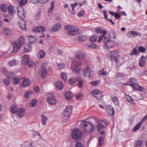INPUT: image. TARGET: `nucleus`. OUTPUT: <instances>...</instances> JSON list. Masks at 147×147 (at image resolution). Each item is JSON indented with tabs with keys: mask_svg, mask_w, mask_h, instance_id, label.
<instances>
[{
	"mask_svg": "<svg viewBox=\"0 0 147 147\" xmlns=\"http://www.w3.org/2000/svg\"><path fill=\"white\" fill-rule=\"evenodd\" d=\"M108 58L111 61H115L116 63H117L119 57L118 53L115 51H111L108 54Z\"/></svg>",
	"mask_w": 147,
	"mask_h": 147,
	"instance_id": "5",
	"label": "nucleus"
},
{
	"mask_svg": "<svg viewBox=\"0 0 147 147\" xmlns=\"http://www.w3.org/2000/svg\"><path fill=\"white\" fill-rule=\"evenodd\" d=\"M38 63L37 61H30L28 62L26 64L30 67H33L34 65H36Z\"/></svg>",
	"mask_w": 147,
	"mask_h": 147,
	"instance_id": "37",
	"label": "nucleus"
},
{
	"mask_svg": "<svg viewBox=\"0 0 147 147\" xmlns=\"http://www.w3.org/2000/svg\"><path fill=\"white\" fill-rule=\"evenodd\" d=\"M27 40L29 42L31 43H34L37 40V38L35 36H30L27 37Z\"/></svg>",
	"mask_w": 147,
	"mask_h": 147,
	"instance_id": "20",
	"label": "nucleus"
},
{
	"mask_svg": "<svg viewBox=\"0 0 147 147\" xmlns=\"http://www.w3.org/2000/svg\"><path fill=\"white\" fill-rule=\"evenodd\" d=\"M78 3L75 2L74 4H71V10H70V8H68L69 10V13L72 14H74L75 13V11L74 9L75 7L77 6L78 5Z\"/></svg>",
	"mask_w": 147,
	"mask_h": 147,
	"instance_id": "24",
	"label": "nucleus"
},
{
	"mask_svg": "<svg viewBox=\"0 0 147 147\" xmlns=\"http://www.w3.org/2000/svg\"><path fill=\"white\" fill-rule=\"evenodd\" d=\"M72 107L70 105H68L65 109V111L64 112V119L66 120L70 116L71 113L72 112Z\"/></svg>",
	"mask_w": 147,
	"mask_h": 147,
	"instance_id": "7",
	"label": "nucleus"
},
{
	"mask_svg": "<svg viewBox=\"0 0 147 147\" xmlns=\"http://www.w3.org/2000/svg\"><path fill=\"white\" fill-rule=\"evenodd\" d=\"M77 80L78 81V83L77 84V86L79 88H81L83 86V82L84 81V80L82 78L80 77H77Z\"/></svg>",
	"mask_w": 147,
	"mask_h": 147,
	"instance_id": "30",
	"label": "nucleus"
},
{
	"mask_svg": "<svg viewBox=\"0 0 147 147\" xmlns=\"http://www.w3.org/2000/svg\"><path fill=\"white\" fill-rule=\"evenodd\" d=\"M1 10L3 12H6L7 10V8L6 4L2 3L1 5L0 6Z\"/></svg>",
	"mask_w": 147,
	"mask_h": 147,
	"instance_id": "35",
	"label": "nucleus"
},
{
	"mask_svg": "<svg viewBox=\"0 0 147 147\" xmlns=\"http://www.w3.org/2000/svg\"><path fill=\"white\" fill-rule=\"evenodd\" d=\"M108 122L107 121L105 122L104 121H100L97 124V129L100 131L106 127Z\"/></svg>",
	"mask_w": 147,
	"mask_h": 147,
	"instance_id": "12",
	"label": "nucleus"
},
{
	"mask_svg": "<svg viewBox=\"0 0 147 147\" xmlns=\"http://www.w3.org/2000/svg\"><path fill=\"white\" fill-rule=\"evenodd\" d=\"M34 90L36 93H37L40 92V88L39 86H36L34 87Z\"/></svg>",
	"mask_w": 147,
	"mask_h": 147,
	"instance_id": "63",
	"label": "nucleus"
},
{
	"mask_svg": "<svg viewBox=\"0 0 147 147\" xmlns=\"http://www.w3.org/2000/svg\"><path fill=\"white\" fill-rule=\"evenodd\" d=\"M132 87L134 90L138 91H141L144 90V88L142 86L139 85L138 83L134 85H133Z\"/></svg>",
	"mask_w": 147,
	"mask_h": 147,
	"instance_id": "25",
	"label": "nucleus"
},
{
	"mask_svg": "<svg viewBox=\"0 0 147 147\" xmlns=\"http://www.w3.org/2000/svg\"><path fill=\"white\" fill-rule=\"evenodd\" d=\"M106 112L110 116H112L115 114V112L113 107L111 106H108L106 107Z\"/></svg>",
	"mask_w": 147,
	"mask_h": 147,
	"instance_id": "16",
	"label": "nucleus"
},
{
	"mask_svg": "<svg viewBox=\"0 0 147 147\" xmlns=\"http://www.w3.org/2000/svg\"><path fill=\"white\" fill-rule=\"evenodd\" d=\"M47 101L49 104L51 105H55L56 102V100L52 95L48 97Z\"/></svg>",
	"mask_w": 147,
	"mask_h": 147,
	"instance_id": "21",
	"label": "nucleus"
},
{
	"mask_svg": "<svg viewBox=\"0 0 147 147\" xmlns=\"http://www.w3.org/2000/svg\"><path fill=\"white\" fill-rule=\"evenodd\" d=\"M46 54V53L44 50H41L39 52V58L40 59L43 58L45 57Z\"/></svg>",
	"mask_w": 147,
	"mask_h": 147,
	"instance_id": "41",
	"label": "nucleus"
},
{
	"mask_svg": "<svg viewBox=\"0 0 147 147\" xmlns=\"http://www.w3.org/2000/svg\"><path fill=\"white\" fill-rule=\"evenodd\" d=\"M47 75V70L45 68H43L41 71V76L44 78Z\"/></svg>",
	"mask_w": 147,
	"mask_h": 147,
	"instance_id": "42",
	"label": "nucleus"
},
{
	"mask_svg": "<svg viewBox=\"0 0 147 147\" xmlns=\"http://www.w3.org/2000/svg\"><path fill=\"white\" fill-rule=\"evenodd\" d=\"M103 13L104 16L105 18L107 20L113 24L114 25L115 24L114 22L112 21V19L111 18L108 19L107 18V16L106 15V11L105 10H104L103 11Z\"/></svg>",
	"mask_w": 147,
	"mask_h": 147,
	"instance_id": "46",
	"label": "nucleus"
},
{
	"mask_svg": "<svg viewBox=\"0 0 147 147\" xmlns=\"http://www.w3.org/2000/svg\"><path fill=\"white\" fill-rule=\"evenodd\" d=\"M92 94L98 99H99L102 96L101 91L99 90L96 89L92 92Z\"/></svg>",
	"mask_w": 147,
	"mask_h": 147,
	"instance_id": "10",
	"label": "nucleus"
},
{
	"mask_svg": "<svg viewBox=\"0 0 147 147\" xmlns=\"http://www.w3.org/2000/svg\"><path fill=\"white\" fill-rule=\"evenodd\" d=\"M125 96L127 100L129 103L134 105V103L133 100L131 98L130 96L126 94H125Z\"/></svg>",
	"mask_w": 147,
	"mask_h": 147,
	"instance_id": "38",
	"label": "nucleus"
},
{
	"mask_svg": "<svg viewBox=\"0 0 147 147\" xmlns=\"http://www.w3.org/2000/svg\"><path fill=\"white\" fill-rule=\"evenodd\" d=\"M10 111L12 113H15L17 112L18 111L17 107L14 105H11L10 107Z\"/></svg>",
	"mask_w": 147,
	"mask_h": 147,
	"instance_id": "36",
	"label": "nucleus"
},
{
	"mask_svg": "<svg viewBox=\"0 0 147 147\" xmlns=\"http://www.w3.org/2000/svg\"><path fill=\"white\" fill-rule=\"evenodd\" d=\"M61 76L65 81H66L67 80V75L65 73H62L61 74Z\"/></svg>",
	"mask_w": 147,
	"mask_h": 147,
	"instance_id": "58",
	"label": "nucleus"
},
{
	"mask_svg": "<svg viewBox=\"0 0 147 147\" xmlns=\"http://www.w3.org/2000/svg\"><path fill=\"white\" fill-rule=\"evenodd\" d=\"M104 142V139L103 137H100L98 139V146H100Z\"/></svg>",
	"mask_w": 147,
	"mask_h": 147,
	"instance_id": "49",
	"label": "nucleus"
},
{
	"mask_svg": "<svg viewBox=\"0 0 147 147\" xmlns=\"http://www.w3.org/2000/svg\"><path fill=\"white\" fill-rule=\"evenodd\" d=\"M22 147H33L31 143L30 142L26 141L21 145Z\"/></svg>",
	"mask_w": 147,
	"mask_h": 147,
	"instance_id": "40",
	"label": "nucleus"
},
{
	"mask_svg": "<svg viewBox=\"0 0 147 147\" xmlns=\"http://www.w3.org/2000/svg\"><path fill=\"white\" fill-rule=\"evenodd\" d=\"M65 29L68 31L69 35L75 36L78 35L79 32V28L77 27L71 25H68L65 26Z\"/></svg>",
	"mask_w": 147,
	"mask_h": 147,
	"instance_id": "3",
	"label": "nucleus"
},
{
	"mask_svg": "<svg viewBox=\"0 0 147 147\" xmlns=\"http://www.w3.org/2000/svg\"><path fill=\"white\" fill-rule=\"evenodd\" d=\"M78 39L80 41H85L87 40V38L86 36H81L79 37Z\"/></svg>",
	"mask_w": 147,
	"mask_h": 147,
	"instance_id": "57",
	"label": "nucleus"
},
{
	"mask_svg": "<svg viewBox=\"0 0 147 147\" xmlns=\"http://www.w3.org/2000/svg\"><path fill=\"white\" fill-rule=\"evenodd\" d=\"M102 40L104 42L103 47L105 49H109L112 48L114 46L113 41L110 40L107 36L100 37L98 41L99 42Z\"/></svg>",
	"mask_w": 147,
	"mask_h": 147,
	"instance_id": "1",
	"label": "nucleus"
},
{
	"mask_svg": "<svg viewBox=\"0 0 147 147\" xmlns=\"http://www.w3.org/2000/svg\"><path fill=\"white\" fill-rule=\"evenodd\" d=\"M55 86L59 90L61 89L63 86V85L62 83L59 81L56 82L55 83Z\"/></svg>",
	"mask_w": 147,
	"mask_h": 147,
	"instance_id": "28",
	"label": "nucleus"
},
{
	"mask_svg": "<svg viewBox=\"0 0 147 147\" xmlns=\"http://www.w3.org/2000/svg\"><path fill=\"white\" fill-rule=\"evenodd\" d=\"M13 49L12 51L13 53H16L18 51L21 47V45H19L17 42L12 43Z\"/></svg>",
	"mask_w": 147,
	"mask_h": 147,
	"instance_id": "13",
	"label": "nucleus"
},
{
	"mask_svg": "<svg viewBox=\"0 0 147 147\" xmlns=\"http://www.w3.org/2000/svg\"><path fill=\"white\" fill-rule=\"evenodd\" d=\"M18 15L21 19H24L25 17L24 9L22 6H18L17 7Z\"/></svg>",
	"mask_w": 147,
	"mask_h": 147,
	"instance_id": "8",
	"label": "nucleus"
},
{
	"mask_svg": "<svg viewBox=\"0 0 147 147\" xmlns=\"http://www.w3.org/2000/svg\"><path fill=\"white\" fill-rule=\"evenodd\" d=\"M30 80L27 78H25L22 82V85L24 87H26L28 86L30 84Z\"/></svg>",
	"mask_w": 147,
	"mask_h": 147,
	"instance_id": "27",
	"label": "nucleus"
},
{
	"mask_svg": "<svg viewBox=\"0 0 147 147\" xmlns=\"http://www.w3.org/2000/svg\"><path fill=\"white\" fill-rule=\"evenodd\" d=\"M18 64V61L15 59L9 61L8 62L9 65L12 67Z\"/></svg>",
	"mask_w": 147,
	"mask_h": 147,
	"instance_id": "34",
	"label": "nucleus"
},
{
	"mask_svg": "<svg viewBox=\"0 0 147 147\" xmlns=\"http://www.w3.org/2000/svg\"><path fill=\"white\" fill-rule=\"evenodd\" d=\"M138 82L137 80L135 78H131L130 79V81L127 82L125 84L126 85H129L133 86V85H134L138 83Z\"/></svg>",
	"mask_w": 147,
	"mask_h": 147,
	"instance_id": "15",
	"label": "nucleus"
},
{
	"mask_svg": "<svg viewBox=\"0 0 147 147\" xmlns=\"http://www.w3.org/2000/svg\"><path fill=\"white\" fill-rule=\"evenodd\" d=\"M45 28L43 26H39L34 28L32 31L35 32H42L45 30Z\"/></svg>",
	"mask_w": 147,
	"mask_h": 147,
	"instance_id": "14",
	"label": "nucleus"
},
{
	"mask_svg": "<svg viewBox=\"0 0 147 147\" xmlns=\"http://www.w3.org/2000/svg\"><path fill=\"white\" fill-rule=\"evenodd\" d=\"M32 49L31 45L29 44L26 43L24 45V50L25 52L30 51Z\"/></svg>",
	"mask_w": 147,
	"mask_h": 147,
	"instance_id": "29",
	"label": "nucleus"
},
{
	"mask_svg": "<svg viewBox=\"0 0 147 147\" xmlns=\"http://www.w3.org/2000/svg\"><path fill=\"white\" fill-rule=\"evenodd\" d=\"M33 92L32 91H29L26 92L25 94V96L26 98H28L31 97L32 95Z\"/></svg>",
	"mask_w": 147,
	"mask_h": 147,
	"instance_id": "48",
	"label": "nucleus"
},
{
	"mask_svg": "<svg viewBox=\"0 0 147 147\" xmlns=\"http://www.w3.org/2000/svg\"><path fill=\"white\" fill-rule=\"evenodd\" d=\"M75 68L74 69V72L77 74H81V70L79 67L81 65V63L79 61H76L75 63Z\"/></svg>",
	"mask_w": 147,
	"mask_h": 147,
	"instance_id": "9",
	"label": "nucleus"
},
{
	"mask_svg": "<svg viewBox=\"0 0 147 147\" xmlns=\"http://www.w3.org/2000/svg\"><path fill=\"white\" fill-rule=\"evenodd\" d=\"M75 147H84L82 144L80 142H77Z\"/></svg>",
	"mask_w": 147,
	"mask_h": 147,
	"instance_id": "64",
	"label": "nucleus"
},
{
	"mask_svg": "<svg viewBox=\"0 0 147 147\" xmlns=\"http://www.w3.org/2000/svg\"><path fill=\"white\" fill-rule=\"evenodd\" d=\"M25 42V40L24 37L22 36H20L19 38L18 41L17 42L22 46L24 44Z\"/></svg>",
	"mask_w": 147,
	"mask_h": 147,
	"instance_id": "39",
	"label": "nucleus"
},
{
	"mask_svg": "<svg viewBox=\"0 0 147 147\" xmlns=\"http://www.w3.org/2000/svg\"><path fill=\"white\" fill-rule=\"evenodd\" d=\"M76 56L78 59H82L85 57V52L83 50H78L76 53Z\"/></svg>",
	"mask_w": 147,
	"mask_h": 147,
	"instance_id": "11",
	"label": "nucleus"
},
{
	"mask_svg": "<svg viewBox=\"0 0 147 147\" xmlns=\"http://www.w3.org/2000/svg\"><path fill=\"white\" fill-rule=\"evenodd\" d=\"M19 24L20 28L23 30L26 29V22L24 19H20L19 20Z\"/></svg>",
	"mask_w": 147,
	"mask_h": 147,
	"instance_id": "17",
	"label": "nucleus"
},
{
	"mask_svg": "<svg viewBox=\"0 0 147 147\" xmlns=\"http://www.w3.org/2000/svg\"><path fill=\"white\" fill-rule=\"evenodd\" d=\"M3 32L4 34L8 36L11 35L12 33L11 30L10 29L7 28L4 29Z\"/></svg>",
	"mask_w": 147,
	"mask_h": 147,
	"instance_id": "31",
	"label": "nucleus"
},
{
	"mask_svg": "<svg viewBox=\"0 0 147 147\" xmlns=\"http://www.w3.org/2000/svg\"><path fill=\"white\" fill-rule=\"evenodd\" d=\"M54 6L55 2L53 1L51 3V7L48 10V15H49V14H51L53 13Z\"/></svg>",
	"mask_w": 147,
	"mask_h": 147,
	"instance_id": "32",
	"label": "nucleus"
},
{
	"mask_svg": "<svg viewBox=\"0 0 147 147\" xmlns=\"http://www.w3.org/2000/svg\"><path fill=\"white\" fill-rule=\"evenodd\" d=\"M81 129L86 131H92L95 128V126L89 122L82 121L81 123Z\"/></svg>",
	"mask_w": 147,
	"mask_h": 147,
	"instance_id": "2",
	"label": "nucleus"
},
{
	"mask_svg": "<svg viewBox=\"0 0 147 147\" xmlns=\"http://www.w3.org/2000/svg\"><path fill=\"white\" fill-rule=\"evenodd\" d=\"M100 83V81L99 80H98L95 81H93L90 82V84L94 86H96L99 85Z\"/></svg>",
	"mask_w": 147,
	"mask_h": 147,
	"instance_id": "50",
	"label": "nucleus"
},
{
	"mask_svg": "<svg viewBox=\"0 0 147 147\" xmlns=\"http://www.w3.org/2000/svg\"><path fill=\"white\" fill-rule=\"evenodd\" d=\"M77 79L75 78H72L70 79L69 80V83L70 84H73L77 82Z\"/></svg>",
	"mask_w": 147,
	"mask_h": 147,
	"instance_id": "51",
	"label": "nucleus"
},
{
	"mask_svg": "<svg viewBox=\"0 0 147 147\" xmlns=\"http://www.w3.org/2000/svg\"><path fill=\"white\" fill-rule=\"evenodd\" d=\"M138 34L139 33L138 32L133 31L128 33L127 35L129 37H134L135 36L138 35Z\"/></svg>",
	"mask_w": 147,
	"mask_h": 147,
	"instance_id": "33",
	"label": "nucleus"
},
{
	"mask_svg": "<svg viewBox=\"0 0 147 147\" xmlns=\"http://www.w3.org/2000/svg\"><path fill=\"white\" fill-rule=\"evenodd\" d=\"M37 103V101L35 99H33L30 104V106L31 107H33L36 106Z\"/></svg>",
	"mask_w": 147,
	"mask_h": 147,
	"instance_id": "47",
	"label": "nucleus"
},
{
	"mask_svg": "<svg viewBox=\"0 0 147 147\" xmlns=\"http://www.w3.org/2000/svg\"><path fill=\"white\" fill-rule=\"evenodd\" d=\"M42 124L44 125H45L46 124V121L47 120V118L44 115L42 116Z\"/></svg>",
	"mask_w": 147,
	"mask_h": 147,
	"instance_id": "54",
	"label": "nucleus"
},
{
	"mask_svg": "<svg viewBox=\"0 0 147 147\" xmlns=\"http://www.w3.org/2000/svg\"><path fill=\"white\" fill-rule=\"evenodd\" d=\"M146 57L144 56H142L139 60V65L140 66L143 67L144 66L146 63Z\"/></svg>",
	"mask_w": 147,
	"mask_h": 147,
	"instance_id": "22",
	"label": "nucleus"
},
{
	"mask_svg": "<svg viewBox=\"0 0 147 147\" xmlns=\"http://www.w3.org/2000/svg\"><path fill=\"white\" fill-rule=\"evenodd\" d=\"M83 97V96L81 94H77L76 96V98L78 100H80L82 99Z\"/></svg>",
	"mask_w": 147,
	"mask_h": 147,
	"instance_id": "61",
	"label": "nucleus"
},
{
	"mask_svg": "<svg viewBox=\"0 0 147 147\" xmlns=\"http://www.w3.org/2000/svg\"><path fill=\"white\" fill-rule=\"evenodd\" d=\"M143 144V142L141 140H138L136 141V146L138 147L141 146Z\"/></svg>",
	"mask_w": 147,
	"mask_h": 147,
	"instance_id": "52",
	"label": "nucleus"
},
{
	"mask_svg": "<svg viewBox=\"0 0 147 147\" xmlns=\"http://www.w3.org/2000/svg\"><path fill=\"white\" fill-rule=\"evenodd\" d=\"M97 38V37L96 35H93L90 37V40L92 42H94L96 40Z\"/></svg>",
	"mask_w": 147,
	"mask_h": 147,
	"instance_id": "55",
	"label": "nucleus"
},
{
	"mask_svg": "<svg viewBox=\"0 0 147 147\" xmlns=\"http://www.w3.org/2000/svg\"><path fill=\"white\" fill-rule=\"evenodd\" d=\"M109 36L111 38H114L115 37V32L113 30H111L108 32Z\"/></svg>",
	"mask_w": 147,
	"mask_h": 147,
	"instance_id": "43",
	"label": "nucleus"
},
{
	"mask_svg": "<svg viewBox=\"0 0 147 147\" xmlns=\"http://www.w3.org/2000/svg\"><path fill=\"white\" fill-rule=\"evenodd\" d=\"M71 136L74 140H80L81 139L82 136V131L79 129L76 128L72 131Z\"/></svg>",
	"mask_w": 147,
	"mask_h": 147,
	"instance_id": "4",
	"label": "nucleus"
},
{
	"mask_svg": "<svg viewBox=\"0 0 147 147\" xmlns=\"http://www.w3.org/2000/svg\"><path fill=\"white\" fill-rule=\"evenodd\" d=\"M98 74L100 75H106L107 73L103 69H101L99 70L98 72Z\"/></svg>",
	"mask_w": 147,
	"mask_h": 147,
	"instance_id": "60",
	"label": "nucleus"
},
{
	"mask_svg": "<svg viewBox=\"0 0 147 147\" xmlns=\"http://www.w3.org/2000/svg\"><path fill=\"white\" fill-rule=\"evenodd\" d=\"M139 53V52L137 50L136 48H134L133 51L131 53L130 55H132L134 54H135L136 55H137Z\"/></svg>",
	"mask_w": 147,
	"mask_h": 147,
	"instance_id": "62",
	"label": "nucleus"
},
{
	"mask_svg": "<svg viewBox=\"0 0 147 147\" xmlns=\"http://www.w3.org/2000/svg\"><path fill=\"white\" fill-rule=\"evenodd\" d=\"M29 59L28 56L27 55H24L22 58V63L24 65L26 64L29 61Z\"/></svg>",
	"mask_w": 147,
	"mask_h": 147,
	"instance_id": "26",
	"label": "nucleus"
},
{
	"mask_svg": "<svg viewBox=\"0 0 147 147\" xmlns=\"http://www.w3.org/2000/svg\"><path fill=\"white\" fill-rule=\"evenodd\" d=\"M61 27V24L59 23L54 24L52 28V30L53 32H56L59 30Z\"/></svg>",
	"mask_w": 147,
	"mask_h": 147,
	"instance_id": "19",
	"label": "nucleus"
},
{
	"mask_svg": "<svg viewBox=\"0 0 147 147\" xmlns=\"http://www.w3.org/2000/svg\"><path fill=\"white\" fill-rule=\"evenodd\" d=\"M8 10L9 13L13 14L15 13V9L14 7L12 5H10L9 6Z\"/></svg>",
	"mask_w": 147,
	"mask_h": 147,
	"instance_id": "45",
	"label": "nucleus"
},
{
	"mask_svg": "<svg viewBox=\"0 0 147 147\" xmlns=\"http://www.w3.org/2000/svg\"><path fill=\"white\" fill-rule=\"evenodd\" d=\"M7 76L9 79H12L14 76V74L11 72H9L7 73Z\"/></svg>",
	"mask_w": 147,
	"mask_h": 147,
	"instance_id": "56",
	"label": "nucleus"
},
{
	"mask_svg": "<svg viewBox=\"0 0 147 147\" xmlns=\"http://www.w3.org/2000/svg\"><path fill=\"white\" fill-rule=\"evenodd\" d=\"M65 97L67 100H69L72 98L73 95L71 92L69 91H67L65 93Z\"/></svg>",
	"mask_w": 147,
	"mask_h": 147,
	"instance_id": "23",
	"label": "nucleus"
},
{
	"mask_svg": "<svg viewBox=\"0 0 147 147\" xmlns=\"http://www.w3.org/2000/svg\"><path fill=\"white\" fill-rule=\"evenodd\" d=\"M18 116L20 117H22L25 114V111L23 108L19 109L17 112Z\"/></svg>",
	"mask_w": 147,
	"mask_h": 147,
	"instance_id": "18",
	"label": "nucleus"
},
{
	"mask_svg": "<svg viewBox=\"0 0 147 147\" xmlns=\"http://www.w3.org/2000/svg\"><path fill=\"white\" fill-rule=\"evenodd\" d=\"M111 99L114 104L116 105H118L119 103V100L117 97L113 96L112 98Z\"/></svg>",
	"mask_w": 147,
	"mask_h": 147,
	"instance_id": "44",
	"label": "nucleus"
},
{
	"mask_svg": "<svg viewBox=\"0 0 147 147\" xmlns=\"http://www.w3.org/2000/svg\"><path fill=\"white\" fill-rule=\"evenodd\" d=\"M82 75L85 77L88 76L90 79H92L94 76L93 71L89 68L87 67L84 69L83 70Z\"/></svg>",
	"mask_w": 147,
	"mask_h": 147,
	"instance_id": "6",
	"label": "nucleus"
},
{
	"mask_svg": "<svg viewBox=\"0 0 147 147\" xmlns=\"http://www.w3.org/2000/svg\"><path fill=\"white\" fill-rule=\"evenodd\" d=\"M28 1V0H21L20 2V5L22 6L23 5H25Z\"/></svg>",
	"mask_w": 147,
	"mask_h": 147,
	"instance_id": "59",
	"label": "nucleus"
},
{
	"mask_svg": "<svg viewBox=\"0 0 147 147\" xmlns=\"http://www.w3.org/2000/svg\"><path fill=\"white\" fill-rule=\"evenodd\" d=\"M141 123L140 122L137 124L134 127L133 130L134 131H136L138 130L141 126Z\"/></svg>",
	"mask_w": 147,
	"mask_h": 147,
	"instance_id": "53",
	"label": "nucleus"
}]
</instances>
